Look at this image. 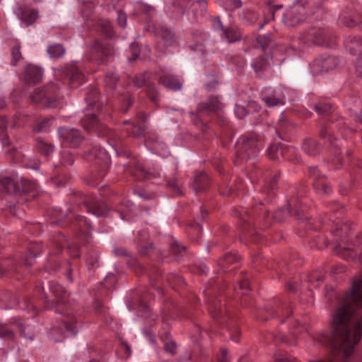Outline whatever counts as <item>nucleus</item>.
<instances>
[{"instance_id":"7","label":"nucleus","mask_w":362,"mask_h":362,"mask_svg":"<svg viewBox=\"0 0 362 362\" xmlns=\"http://www.w3.org/2000/svg\"><path fill=\"white\" fill-rule=\"evenodd\" d=\"M64 243L66 244L67 250L73 257L78 258L80 257L78 244L69 243L66 238L62 233H59L57 238L53 240L52 247L56 249V251L49 252L48 264L46 268L55 270L59 266V264L54 259L53 256L61 253Z\"/></svg>"},{"instance_id":"27","label":"nucleus","mask_w":362,"mask_h":362,"mask_svg":"<svg viewBox=\"0 0 362 362\" xmlns=\"http://www.w3.org/2000/svg\"><path fill=\"white\" fill-rule=\"evenodd\" d=\"M279 177L278 175H274L269 180V182L266 184V185L261 189L259 192V199H264L265 201H269L274 196V190L276 189L277 179Z\"/></svg>"},{"instance_id":"34","label":"nucleus","mask_w":362,"mask_h":362,"mask_svg":"<svg viewBox=\"0 0 362 362\" xmlns=\"http://www.w3.org/2000/svg\"><path fill=\"white\" fill-rule=\"evenodd\" d=\"M98 90L95 87H91L86 93L85 101L89 107L98 109L100 107V104H98Z\"/></svg>"},{"instance_id":"2","label":"nucleus","mask_w":362,"mask_h":362,"mask_svg":"<svg viewBox=\"0 0 362 362\" xmlns=\"http://www.w3.org/2000/svg\"><path fill=\"white\" fill-rule=\"evenodd\" d=\"M49 289L57 298L56 312L62 314L61 329L67 335L75 336L81 327V322L74 315V310L66 300V291L64 287L56 281L49 282Z\"/></svg>"},{"instance_id":"32","label":"nucleus","mask_w":362,"mask_h":362,"mask_svg":"<svg viewBox=\"0 0 362 362\" xmlns=\"http://www.w3.org/2000/svg\"><path fill=\"white\" fill-rule=\"evenodd\" d=\"M67 76L72 88H76L84 80L83 74L77 67L72 66L67 71Z\"/></svg>"},{"instance_id":"56","label":"nucleus","mask_w":362,"mask_h":362,"mask_svg":"<svg viewBox=\"0 0 362 362\" xmlns=\"http://www.w3.org/2000/svg\"><path fill=\"white\" fill-rule=\"evenodd\" d=\"M331 105L328 103H318L315 105V111L320 115H327L331 112Z\"/></svg>"},{"instance_id":"47","label":"nucleus","mask_w":362,"mask_h":362,"mask_svg":"<svg viewBox=\"0 0 362 362\" xmlns=\"http://www.w3.org/2000/svg\"><path fill=\"white\" fill-rule=\"evenodd\" d=\"M240 18L243 21V22L246 25L252 24L257 19V16L254 12L252 11H243L240 14Z\"/></svg>"},{"instance_id":"13","label":"nucleus","mask_w":362,"mask_h":362,"mask_svg":"<svg viewBox=\"0 0 362 362\" xmlns=\"http://www.w3.org/2000/svg\"><path fill=\"white\" fill-rule=\"evenodd\" d=\"M337 64L334 57L324 54L313 60L310 66L313 74L316 76L333 69Z\"/></svg>"},{"instance_id":"35","label":"nucleus","mask_w":362,"mask_h":362,"mask_svg":"<svg viewBox=\"0 0 362 362\" xmlns=\"http://www.w3.org/2000/svg\"><path fill=\"white\" fill-rule=\"evenodd\" d=\"M218 27L221 29V30L224 33L225 37L228 41V42L232 43L236 42L240 39V33L238 30L229 28L224 30L222 23L221 22L219 18H217L216 22Z\"/></svg>"},{"instance_id":"19","label":"nucleus","mask_w":362,"mask_h":362,"mask_svg":"<svg viewBox=\"0 0 362 362\" xmlns=\"http://www.w3.org/2000/svg\"><path fill=\"white\" fill-rule=\"evenodd\" d=\"M309 175L313 180V187L315 190L322 194H329L331 188L327 184L326 178L321 174L317 167H310Z\"/></svg>"},{"instance_id":"59","label":"nucleus","mask_w":362,"mask_h":362,"mask_svg":"<svg viewBox=\"0 0 362 362\" xmlns=\"http://www.w3.org/2000/svg\"><path fill=\"white\" fill-rule=\"evenodd\" d=\"M173 6L174 8L173 12L175 13L177 16H181L185 13V9L184 1L176 0L173 2Z\"/></svg>"},{"instance_id":"5","label":"nucleus","mask_w":362,"mask_h":362,"mask_svg":"<svg viewBox=\"0 0 362 362\" xmlns=\"http://www.w3.org/2000/svg\"><path fill=\"white\" fill-rule=\"evenodd\" d=\"M42 251V247L40 244L36 243L32 245L29 252L22 256L19 262H13L11 259L6 261L4 264H0V277L10 275L13 273L20 272L21 267H30L35 262L37 255Z\"/></svg>"},{"instance_id":"17","label":"nucleus","mask_w":362,"mask_h":362,"mask_svg":"<svg viewBox=\"0 0 362 362\" xmlns=\"http://www.w3.org/2000/svg\"><path fill=\"white\" fill-rule=\"evenodd\" d=\"M301 207V203L298 200V197H291L288 202V206L286 209H281L276 211L273 216L274 219L276 221H281L288 215L293 214L298 218H303L302 211H298Z\"/></svg>"},{"instance_id":"18","label":"nucleus","mask_w":362,"mask_h":362,"mask_svg":"<svg viewBox=\"0 0 362 362\" xmlns=\"http://www.w3.org/2000/svg\"><path fill=\"white\" fill-rule=\"evenodd\" d=\"M345 46L350 53L357 56L356 68L358 74H362L359 69L362 68V40L358 37H349L345 42Z\"/></svg>"},{"instance_id":"24","label":"nucleus","mask_w":362,"mask_h":362,"mask_svg":"<svg viewBox=\"0 0 362 362\" xmlns=\"http://www.w3.org/2000/svg\"><path fill=\"white\" fill-rule=\"evenodd\" d=\"M43 72L41 68L35 65H28L25 71L24 78L28 83H37L41 81Z\"/></svg>"},{"instance_id":"3","label":"nucleus","mask_w":362,"mask_h":362,"mask_svg":"<svg viewBox=\"0 0 362 362\" xmlns=\"http://www.w3.org/2000/svg\"><path fill=\"white\" fill-rule=\"evenodd\" d=\"M81 122L87 131H93L99 136L107 137L110 147L117 156H131L130 151L124 146L121 137L116 132H112L104 124L101 123L95 114L86 115L81 119Z\"/></svg>"},{"instance_id":"42","label":"nucleus","mask_w":362,"mask_h":362,"mask_svg":"<svg viewBox=\"0 0 362 362\" xmlns=\"http://www.w3.org/2000/svg\"><path fill=\"white\" fill-rule=\"evenodd\" d=\"M133 204L128 200L122 201L121 206L117 207V210L120 214L122 220H127L129 215H130L133 210Z\"/></svg>"},{"instance_id":"62","label":"nucleus","mask_w":362,"mask_h":362,"mask_svg":"<svg viewBox=\"0 0 362 362\" xmlns=\"http://www.w3.org/2000/svg\"><path fill=\"white\" fill-rule=\"evenodd\" d=\"M166 281L172 286H180L184 283L183 279L176 274H170L166 278Z\"/></svg>"},{"instance_id":"9","label":"nucleus","mask_w":362,"mask_h":362,"mask_svg":"<svg viewBox=\"0 0 362 362\" xmlns=\"http://www.w3.org/2000/svg\"><path fill=\"white\" fill-rule=\"evenodd\" d=\"M223 107L222 103L218 96H211L206 102L198 104L195 112H190L189 114L194 119L202 122L203 118L220 111Z\"/></svg>"},{"instance_id":"61","label":"nucleus","mask_w":362,"mask_h":362,"mask_svg":"<svg viewBox=\"0 0 362 362\" xmlns=\"http://www.w3.org/2000/svg\"><path fill=\"white\" fill-rule=\"evenodd\" d=\"M274 358L276 362H293V358L283 351L276 353L274 354Z\"/></svg>"},{"instance_id":"41","label":"nucleus","mask_w":362,"mask_h":362,"mask_svg":"<svg viewBox=\"0 0 362 362\" xmlns=\"http://www.w3.org/2000/svg\"><path fill=\"white\" fill-rule=\"evenodd\" d=\"M98 31L106 38H112L114 35L112 26L108 21H101L98 23Z\"/></svg>"},{"instance_id":"38","label":"nucleus","mask_w":362,"mask_h":362,"mask_svg":"<svg viewBox=\"0 0 362 362\" xmlns=\"http://www.w3.org/2000/svg\"><path fill=\"white\" fill-rule=\"evenodd\" d=\"M242 189V184L236 182L234 180L231 181L229 185H223L220 187V192L223 196L232 195L235 191H240Z\"/></svg>"},{"instance_id":"58","label":"nucleus","mask_w":362,"mask_h":362,"mask_svg":"<svg viewBox=\"0 0 362 362\" xmlns=\"http://www.w3.org/2000/svg\"><path fill=\"white\" fill-rule=\"evenodd\" d=\"M136 8L138 11H140L142 13L147 14L148 16H151L155 13V8L149 5H146L142 3H136Z\"/></svg>"},{"instance_id":"25","label":"nucleus","mask_w":362,"mask_h":362,"mask_svg":"<svg viewBox=\"0 0 362 362\" xmlns=\"http://www.w3.org/2000/svg\"><path fill=\"white\" fill-rule=\"evenodd\" d=\"M209 180L207 175L201 172L194 176L191 187L195 193H199L205 191L209 186Z\"/></svg>"},{"instance_id":"16","label":"nucleus","mask_w":362,"mask_h":362,"mask_svg":"<svg viewBox=\"0 0 362 362\" xmlns=\"http://www.w3.org/2000/svg\"><path fill=\"white\" fill-rule=\"evenodd\" d=\"M150 74L143 73L136 75L134 78V83L137 87L146 86V94L151 102L156 104L159 101V93L153 83L149 81Z\"/></svg>"},{"instance_id":"63","label":"nucleus","mask_w":362,"mask_h":362,"mask_svg":"<svg viewBox=\"0 0 362 362\" xmlns=\"http://www.w3.org/2000/svg\"><path fill=\"white\" fill-rule=\"evenodd\" d=\"M166 281L172 286H180L184 283L183 279L176 274H170L166 278Z\"/></svg>"},{"instance_id":"36","label":"nucleus","mask_w":362,"mask_h":362,"mask_svg":"<svg viewBox=\"0 0 362 362\" xmlns=\"http://www.w3.org/2000/svg\"><path fill=\"white\" fill-rule=\"evenodd\" d=\"M140 236L139 240V252L142 255H148L153 250L152 244L146 242L148 236L145 233H139Z\"/></svg>"},{"instance_id":"20","label":"nucleus","mask_w":362,"mask_h":362,"mask_svg":"<svg viewBox=\"0 0 362 362\" xmlns=\"http://www.w3.org/2000/svg\"><path fill=\"white\" fill-rule=\"evenodd\" d=\"M215 290L216 288L214 287L209 288L208 290L206 291V295L209 298V312L214 320H218L220 318L223 317L225 308L221 305L220 300L214 296Z\"/></svg>"},{"instance_id":"43","label":"nucleus","mask_w":362,"mask_h":362,"mask_svg":"<svg viewBox=\"0 0 362 362\" xmlns=\"http://www.w3.org/2000/svg\"><path fill=\"white\" fill-rule=\"evenodd\" d=\"M15 327L19 329L20 335L25 339L33 340L34 339V332L30 325L21 322H16Z\"/></svg>"},{"instance_id":"44","label":"nucleus","mask_w":362,"mask_h":362,"mask_svg":"<svg viewBox=\"0 0 362 362\" xmlns=\"http://www.w3.org/2000/svg\"><path fill=\"white\" fill-rule=\"evenodd\" d=\"M256 42L259 47L263 50L267 49H271L274 45L273 40L269 35H259L256 38Z\"/></svg>"},{"instance_id":"54","label":"nucleus","mask_w":362,"mask_h":362,"mask_svg":"<svg viewBox=\"0 0 362 362\" xmlns=\"http://www.w3.org/2000/svg\"><path fill=\"white\" fill-rule=\"evenodd\" d=\"M238 260V257L237 255L233 253H227L225 256L220 260L219 264L221 266H224L225 264H230Z\"/></svg>"},{"instance_id":"60","label":"nucleus","mask_w":362,"mask_h":362,"mask_svg":"<svg viewBox=\"0 0 362 362\" xmlns=\"http://www.w3.org/2000/svg\"><path fill=\"white\" fill-rule=\"evenodd\" d=\"M324 276L317 273H314L308 277V282L310 286L317 287L318 283L323 281Z\"/></svg>"},{"instance_id":"26","label":"nucleus","mask_w":362,"mask_h":362,"mask_svg":"<svg viewBox=\"0 0 362 362\" xmlns=\"http://www.w3.org/2000/svg\"><path fill=\"white\" fill-rule=\"evenodd\" d=\"M302 149L306 154L315 156L321 151L322 147L317 140L313 138H306L303 142Z\"/></svg>"},{"instance_id":"29","label":"nucleus","mask_w":362,"mask_h":362,"mask_svg":"<svg viewBox=\"0 0 362 362\" xmlns=\"http://www.w3.org/2000/svg\"><path fill=\"white\" fill-rule=\"evenodd\" d=\"M125 124H130V126L125 129L127 134L134 138H139L144 135L146 129V124H138L135 122H132L129 120H125L123 122Z\"/></svg>"},{"instance_id":"1","label":"nucleus","mask_w":362,"mask_h":362,"mask_svg":"<svg viewBox=\"0 0 362 362\" xmlns=\"http://www.w3.org/2000/svg\"><path fill=\"white\" fill-rule=\"evenodd\" d=\"M71 209H68L66 211L62 209H54L53 217L56 219L51 224L59 225L64 223L66 218H71L74 217V224L76 227L82 232L86 237L88 233L86 230L89 228L90 224L86 219L81 215H75V207H83L88 212L96 216L97 217L105 216L107 212L106 204L98 198L92 196H86L81 192L74 193L71 199Z\"/></svg>"},{"instance_id":"30","label":"nucleus","mask_w":362,"mask_h":362,"mask_svg":"<svg viewBox=\"0 0 362 362\" xmlns=\"http://www.w3.org/2000/svg\"><path fill=\"white\" fill-rule=\"evenodd\" d=\"M262 99L268 107L284 105L285 102L284 96L267 92L262 93Z\"/></svg>"},{"instance_id":"6","label":"nucleus","mask_w":362,"mask_h":362,"mask_svg":"<svg viewBox=\"0 0 362 362\" xmlns=\"http://www.w3.org/2000/svg\"><path fill=\"white\" fill-rule=\"evenodd\" d=\"M54 86V84L51 83L45 87L35 88L30 96L31 102L45 107H57L59 99L56 94V89L59 86Z\"/></svg>"},{"instance_id":"64","label":"nucleus","mask_w":362,"mask_h":362,"mask_svg":"<svg viewBox=\"0 0 362 362\" xmlns=\"http://www.w3.org/2000/svg\"><path fill=\"white\" fill-rule=\"evenodd\" d=\"M93 2L90 0L86 1H83V8L82 12L85 16H88L89 14L93 11Z\"/></svg>"},{"instance_id":"33","label":"nucleus","mask_w":362,"mask_h":362,"mask_svg":"<svg viewBox=\"0 0 362 362\" xmlns=\"http://www.w3.org/2000/svg\"><path fill=\"white\" fill-rule=\"evenodd\" d=\"M127 168L132 175H134L138 180H143L148 177V173L144 168L141 163L138 160H134L133 163L130 165L125 166Z\"/></svg>"},{"instance_id":"8","label":"nucleus","mask_w":362,"mask_h":362,"mask_svg":"<svg viewBox=\"0 0 362 362\" xmlns=\"http://www.w3.org/2000/svg\"><path fill=\"white\" fill-rule=\"evenodd\" d=\"M37 185L35 182L29 181L18 184L13 178L5 177L0 179V192L9 194L20 195L21 193H28L36 189Z\"/></svg>"},{"instance_id":"14","label":"nucleus","mask_w":362,"mask_h":362,"mask_svg":"<svg viewBox=\"0 0 362 362\" xmlns=\"http://www.w3.org/2000/svg\"><path fill=\"white\" fill-rule=\"evenodd\" d=\"M58 133L63 139L64 144L71 148L78 147L84 139V136L78 129L69 127L59 128Z\"/></svg>"},{"instance_id":"53","label":"nucleus","mask_w":362,"mask_h":362,"mask_svg":"<svg viewBox=\"0 0 362 362\" xmlns=\"http://www.w3.org/2000/svg\"><path fill=\"white\" fill-rule=\"evenodd\" d=\"M88 269L90 270L98 266V255L96 252H90L87 259Z\"/></svg>"},{"instance_id":"12","label":"nucleus","mask_w":362,"mask_h":362,"mask_svg":"<svg viewBox=\"0 0 362 362\" xmlns=\"http://www.w3.org/2000/svg\"><path fill=\"white\" fill-rule=\"evenodd\" d=\"M308 0H294L293 5L285 14V23L288 26H296L305 18L304 6Z\"/></svg>"},{"instance_id":"51","label":"nucleus","mask_w":362,"mask_h":362,"mask_svg":"<svg viewBox=\"0 0 362 362\" xmlns=\"http://www.w3.org/2000/svg\"><path fill=\"white\" fill-rule=\"evenodd\" d=\"M37 16V12L35 11H23L22 13L21 19L25 23L26 25L33 23Z\"/></svg>"},{"instance_id":"10","label":"nucleus","mask_w":362,"mask_h":362,"mask_svg":"<svg viewBox=\"0 0 362 362\" xmlns=\"http://www.w3.org/2000/svg\"><path fill=\"white\" fill-rule=\"evenodd\" d=\"M338 127H339V124H334L332 122L330 124L322 125L320 132V137L327 141L329 147L336 148L333 152L335 158L333 159L332 163L337 168H339L341 165V158H339L340 153L337 150L339 146V141L333 134L334 129Z\"/></svg>"},{"instance_id":"40","label":"nucleus","mask_w":362,"mask_h":362,"mask_svg":"<svg viewBox=\"0 0 362 362\" xmlns=\"http://www.w3.org/2000/svg\"><path fill=\"white\" fill-rule=\"evenodd\" d=\"M52 121V118L40 119L36 121L35 124L33 127V131L36 133L45 132L49 129Z\"/></svg>"},{"instance_id":"15","label":"nucleus","mask_w":362,"mask_h":362,"mask_svg":"<svg viewBox=\"0 0 362 362\" xmlns=\"http://www.w3.org/2000/svg\"><path fill=\"white\" fill-rule=\"evenodd\" d=\"M90 49L93 54L92 59L98 64L105 63L106 59L114 55V49L110 44H103L98 40L93 42L90 46Z\"/></svg>"},{"instance_id":"52","label":"nucleus","mask_w":362,"mask_h":362,"mask_svg":"<svg viewBox=\"0 0 362 362\" xmlns=\"http://www.w3.org/2000/svg\"><path fill=\"white\" fill-rule=\"evenodd\" d=\"M218 84V81L214 74H208L206 76L204 86L208 91L213 90Z\"/></svg>"},{"instance_id":"39","label":"nucleus","mask_w":362,"mask_h":362,"mask_svg":"<svg viewBox=\"0 0 362 362\" xmlns=\"http://www.w3.org/2000/svg\"><path fill=\"white\" fill-rule=\"evenodd\" d=\"M15 323H0V337L5 339H12L15 337L13 326Z\"/></svg>"},{"instance_id":"4","label":"nucleus","mask_w":362,"mask_h":362,"mask_svg":"<svg viewBox=\"0 0 362 362\" xmlns=\"http://www.w3.org/2000/svg\"><path fill=\"white\" fill-rule=\"evenodd\" d=\"M262 148V142L255 136H241L235 143L236 160L235 163L247 160L257 156Z\"/></svg>"},{"instance_id":"55","label":"nucleus","mask_w":362,"mask_h":362,"mask_svg":"<svg viewBox=\"0 0 362 362\" xmlns=\"http://www.w3.org/2000/svg\"><path fill=\"white\" fill-rule=\"evenodd\" d=\"M21 47L19 45H16L13 47L11 50L12 55V65L16 66L17 63L22 59L21 52L20 51Z\"/></svg>"},{"instance_id":"31","label":"nucleus","mask_w":362,"mask_h":362,"mask_svg":"<svg viewBox=\"0 0 362 362\" xmlns=\"http://www.w3.org/2000/svg\"><path fill=\"white\" fill-rule=\"evenodd\" d=\"M160 82L166 88L177 90L182 87V83L174 76L171 74H164L160 77Z\"/></svg>"},{"instance_id":"46","label":"nucleus","mask_w":362,"mask_h":362,"mask_svg":"<svg viewBox=\"0 0 362 362\" xmlns=\"http://www.w3.org/2000/svg\"><path fill=\"white\" fill-rule=\"evenodd\" d=\"M300 332V331H299V332ZM297 332H298V331H294L293 332L291 333L290 336H286L281 333H279L274 336V338L276 340H279L288 345H294Z\"/></svg>"},{"instance_id":"28","label":"nucleus","mask_w":362,"mask_h":362,"mask_svg":"<svg viewBox=\"0 0 362 362\" xmlns=\"http://www.w3.org/2000/svg\"><path fill=\"white\" fill-rule=\"evenodd\" d=\"M289 150L282 144H272L267 150L268 156L272 160L286 158Z\"/></svg>"},{"instance_id":"57","label":"nucleus","mask_w":362,"mask_h":362,"mask_svg":"<svg viewBox=\"0 0 362 362\" xmlns=\"http://www.w3.org/2000/svg\"><path fill=\"white\" fill-rule=\"evenodd\" d=\"M224 6L228 11H233L242 6L241 0H225Z\"/></svg>"},{"instance_id":"48","label":"nucleus","mask_w":362,"mask_h":362,"mask_svg":"<svg viewBox=\"0 0 362 362\" xmlns=\"http://www.w3.org/2000/svg\"><path fill=\"white\" fill-rule=\"evenodd\" d=\"M166 185L173 191L175 195L178 196L182 194V190L177 183V180L174 176L166 178Z\"/></svg>"},{"instance_id":"45","label":"nucleus","mask_w":362,"mask_h":362,"mask_svg":"<svg viewBox=\"0 0 362 362\" xmlns=\"http://www.w3.org/2000/svg\"><path fill=\"white\" fill-rule=\"evenodd\" d=\"M47 52L50 57L59 58L64 54L65 49L60 44H54L48 47Z\"/></svg>"},{"instance_id":"22","label":"nucleus","mask_w":362,"mask_h":362,"mask_svg":"<svg viewBox=\"0 0 362 362\" xmlns=\"http://www.w3.org/2000/svg\"><path fill=\"white\" fill-rule=\"evenodd\" d=\"M6 156L13 162L21 163L23 166L28 168L37 170L40 167V164L37 161L29 158L26 155L16 148L8 150L6 153Z\"/></svg>"},{"instance_id":"11","label":"nucleus","mask_w":362,"mask_h":362,"mask_svg":"<svg viewBox=\"0 0 362 362\" xmlns=\"http://www.w3.org/2000/svg\"><path fill=\"white\" fill-rule=\"evenodd\" d=\"M303 37L317 45L332 47L333 40L330 32L320 27H312Z\"/></svg>"},{"instance_id":"49","label":"nucleus","mask_w":362,"mask_h":362,"mask_svg":"<svg viewBox=\"0 0 362 362\" xmlns=\"http://www.w3.org/2000/svg\"><path fill=\"white\" fill-rule=\"evenodd\" d=\"M269 63L267 59L264 57H260L257 60L252 64L255 71L257 74L262 72L267 68Z\"/></svg>"},{"instance_id":"37","label":"nucleus","mask_w":362,"mask_h":362,"mask_svg":"<svg viewBox=\"0 0 362 362\" xmlns=\"http://www.w3.org/2000/svg\"><path fill=\"white\" fill-rule=\"evenodd\" d=\"M54 146L45 141L41 138L36 139L35 148L36 150L45 156H49L54 151Z\"/></svg>"},{"instance_id":"21","label":"nucleus","mask_w":362,"mask_h":362,"mask_svg":"<svg viewBox=\"0 0 362 362\" xmlns=\"http://www.w3.org/2000/svg\"><path fill=\"white\" fill-rule=\"evenodd\" d=\"M109 152L106 149H102L100 147H94L90 151L88 157L90 160L94 159L95 160V165H98L102 170V176L104 175L105 171L110 164V158L109 156Z\"/></svg>"},{"instance_id":"50","label":"nucleus","mask_w":362,"mask_h":362,"mask_svg":"<svg viewBox=\"0 0 362 362\" xmlns=\"http://www.w3.org/2000/svg\"><path fill=\"white\" fill-rule=\"evenodd\" d=\"M118 80V76L113 72H107L105 77V85L110 89L115 87Z\"/></svg>"},{"instance_id":"23","label":"nucleus","mask_w":362,"mask_h":362,"mask_svg":"<svg viewBox=\"0 0 362 362\" xmlns=\"http://www.w3.org/2000/svg\"><path fill=\"white\" fill-rule=\"evenodd\" d=\"M267 312L272 317H288L291 313L290 303L287 300H281L276 304V308H268Z\"/></svg>"}]
</instances>
